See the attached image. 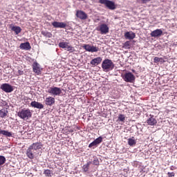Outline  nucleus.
<instances>
[{
	"mask_svg": "<svg viewBox=\"0 0 177 177\" xmlns=\"http://www.w3.org/2000/svg\"><path fill=\"white\" fill-rule=\"evenodd\" d=\"M102 68L105 73H109V71L114 69V63H113L111 59H104L102 64Z\"/></svg>",
	"mask_w": 177,
	"mask_h": 177,
	"instance_id": "obj_1",
	"label": "nucleus"
},
{
	"mask_svg": "<svg viewBox=\"0 0 177 177\" xmlns=\"http://www.w3.org/2000/svg\"><path fill=\"white\" fill-rule=\"evenodd\" d=\"M17 115L21 120H28V118H31L32 113L31 110L24 108L17 113Z\"/></svg>",
	"mask_w": 177,
	"mask_h": 177,
	"instance_id": "obj_2",
	"label": "nucleus"
},
{
	"mask_svg": "<svg viewBox=\"0 0 177 177\" xmlns=\"http://www.w3.org/2000/svg\"><path fill=\"white\" fill-rule=\"evenodd\" d=\"M51 96H60L62 95V88L56 86L50 87L46 91Z\"/></svg>",
	"mask_w": 177,
	"mask_h": 177,
	"instance_id": "obj_3",
	"label": "nucleus"
},
{
	"mask_svg": "<svg viewBox=\"0 0 177 177\" xmlns=\"http://www.w3.org/2000/svg\"><path fill=\"white\" fill-rule=\"evenodd\" d=\"M99 3L102 5L106 6L110 10H114L116 9L115 3L110 0H99Z\"/></svg>",
	"mask_w": 177,
	"mask_h": 177,
	"instance_id": "obj_4",
	"label": "nucleus"
},
{
	"mask_svg": "<svg viewBox=\"0 0 177 177\" xmlns=\"http://www.w3.org/2000/svg\"><path fill=\"white\" fill-rule=\"evenodd\" d=\"M122 79L124 81H125V82L133 83L135 82L136 77L132 73L129 72L122 75Z\"/></svg>",
	"mask_w": 177,
	"mask_h": 177,
	"instance_id": "obj_5",
	"label": "nucleus"
},
{
	"mask_svg": "<svg viewBox=\"0 0 177 177\" xmlns=\"http://www.w3.org/2000/svg\"><path fill=\"white\" fill-rule=\"evenodd\" d=\"M32 67L33 73L37 74V75H41V72L42 71V68H41V65L39 64H38V62H33Z\"/></svg>",
	"mask_w": 177,
	"mask_h": 177,
	"instance_id": "obj_6",
	"label": "nucleus"
},
{
	"mask_svg": "<svg viewBox=\"0 0 177 177\" xmlns=\"http://www.w3.org/2000/svg\"><path fill=\"white\" fill-rule=\"evenodd\" d=\"M82 48L85 49L86 52H91V53H93V52H99V47L91 46L90 44H84Z\"/></svg>",
	"mask_w": 177,
	"mask_h": 177,
	"instance_id": "obj_7",
	"label": "nucleus"
},
{
	"mask_svg": "<svg viewBox=\"0 0 177 177\" xmlns=\"http://www.w3.org/2000/svg\"><path fill=\"white\" fill-rule=\"evenodd\" d=\"M0 88L3 91V92H6V93H10L11 92H13V86L8 83L1 84Z\"/></svg>",
	"mask_w": 177,
	"mask_h": 177,
	"instance_id": "obj_8",
	"label": "nucleus"
},
{
	"mask_svg": "<svg viewBox=\"0 0 177 177\" xmlns=\"http://www.w3.org/2000/svg\"><path fill=\"white\" fill-rule=\"evenodd\" d=\"M35 154H37V151L33 149L32 147L30 145L26 150L27 157L30 160H33L34 157H35Z\"/></svg>",
	"mask_w": 177,
	"mask_h": 177,
	"instance_id": "obj_9",
	"label": "nucleus"
},
{
	"mask_svg": "<svg viewBox=\"0 0 177 177\" xmlns=\"http://www.w3.org/2000/svg\"><path fill=\"white\" fill-rule=\"evenodd\" d=\"M97 31H100V34H108L109 26L106 24H102L97 28Z\"/></svg>",
	"mask_w": 177,
	"mask_h": 177,
	"instance_id": "obj_10",
	"label": "nucleus"
},
{
	"mask_svg": "<svg viewBox=\"0 0 177 177\" xmlns=\"http://www.w3.org/2000/svg\"><path fill=\"white\" fill-rule=\"evenodd\" d=\"M76 17L80 20H86L88 19V15L82 10H77L76 12Z\"/></svg>",
	"mask_w": 177,
	"mask_h": 177,
	"instance_id": "obj_11",
	"label": "nucleus"
},
{
	"mask_svg": "<svg viewBox=\"0 0 177 177\" xmlns=\"http://www.w3.org/2000/svg\"><path fill=\"white\" fill-rule=\"evenodd\" d=\"M52 26H53L55 28H66V27H67V24L64 22L54 21L52 23Z\"/></svg>",
	"mask_w": 177,
	"mask_h": 177,
	"instance_id": "obj_12",
	"label": "nucleus"
},
{
	"mask_svg": "<svg viewBox=\"0 0 177 177\" xmlns=\"http://www.w3.org/2000/svg\"><path fill=\"white\" fill-rule=\"evenodd\" d=\"M147 124L151 127H153V125L157 124V120L153 115H150V118L147 120Z\"/></svg>",
	"mask_w": 177,
	"mask_h": 177,
	"instance_id": "obj_13",
	"label": "nucleus"
},
{
	"mask_svg": "<svg viewBox=\"0 0 177 177\" xmlns=\"http://www.w3.org/2000/svg\"><path fill=\"white\" fill-rule=\"evenodd\" d=\"M162 34V30L161 29H156L152 31L150 34L151 37L153 38H156L157 37H161Z\"/></svg>",
	"mask_w": 177,
	"mask_h": 177,
	"instance_id": "obj_14",
	"label": "nucleus"
},
{
	"mask_svg": "<svg viewBox=\"0 0 177 177\" xmlns=\"http://www.w3.org/2000/svg\"><path fill=\"white\" fill-rule=\"evenodd\" d=\"M55 97H48L46 98L44 103L46 106H53V104H55Z\"/></svg>",
	"mask_w": 177,
	"mask_h": 177,
	"instance_id": "obj_15",
	"label": "nucleus"
},
{
	"mask_svg": "<svg viewBox=\"0 0 177 177\" xmlns=\"http://www.w3.org/2000/svg\"><path fill=\"white\" fill-rule=\"evenodd\" d=\"M31 107H34L35 109H39V110L44 109V104H41V102H38L36 101H32L30 103Z\"/></svg>",
	"mask_w": 177,
	"mask_h": 177,
	"instance_id": "obj_16",
	"label": "nucleus"
},
{
	"mask_svg": "<svg viewBox=\"0 0 177 177\" xmlns=\"http://www.w3.org/2000/svg\"><path fill=\"white\" fill-rule=\"evenodd\" d=\"M19 48L24 50H30V49H31V45L30 44V42L27 41L26 43L21 44Z\"/></svg>",
	"mask_w": 177,
	"mask_h": 177,
	"instance_id": "obj_17",
	"label": "nucleus"
},
{
	"mask_svg": "<svg viewBox=\"0 0 177 177\" xmlns=\"http://www.w3.org/2000/svg\"><path fill=\"white\" fill-rule=\"evenodd\" d=\"M90 63L92 66H97V64H100V63H102V57H97L94 58L91 61Z\"/></svg>",
	"mask_w": 177,
	"mask_h": 177,
	"instance_id": "obj_18",
	"label": "nucleus"
},
{
	"mask_svg": "<svg viewBox=\"0 0 177 177\" xmlns=\"http://www.w3.org/2000/svg\"><path fill=\"white\" fill-rule=\"evenodd\" d=\"M136 37V35L133 32H127L124 34V38L126 39H133Z\"/></svg>",
	"mask_w": 177,
	"mask_h": 177,
	"instance_id": "obj_19",
	"label": "nucleus"
},
{
	"mask_svg": "<svg viewBox=\"0 0 177 177\" xmlns=\"http://www.w3.org/2000/svg\"><path fill=\"white\" fill-rule=\"evenodd\" d=\"M30 146L36 151L37 150H40V149H42V147H43L42 143H41V142H35V143L32 144Z\"/></svg>",
	"mask_w": 177,
	"mask_h": 177,
	"instance_id": "obj_20",
	"label": "nucleus"
},
{
	"mask_svg": "<svg viewBox=\"0 0 177 177\" xmlns=\"http://www.w3.org/2000/svg\"><path fill=\"white\" fill-rule=\"evenodd\" d=\"M0 135H3V136H6L7 138H12V132L8 131L6 130H2L0 129Z\"/></svg>",
	"mask_w": 177,
	"mask_h": 177,
	"instance_id": "obj_21",
	"label": "nucleus"
},
{
	"mask_svg": "<svg viewBox=\"0 0 177 177\" xmlns=\"http://www.w3.org/2000/svg\"><path fill=\"white\" fill-rule=\"evenodd\" d=\"M11 30L15 32L16 35H19L21 32V28L20 26H12Z\"/></svg>",
	"mask_w": 177,
	"mask_h": 177,
	"instance_id": "obj_22",
	"label": "nucleus"
},
{
	"mask_svg": "<svg viewBox=\"0 0 177 177\" xmlns=\"http://www.w3.org/2000/svg\"><path fill=\"white\" fill-rule=\"evenodd\" d=\"M9 111L5 109H2L0 110V117L1 118H5V117L8 116V113Z\"/></svg>",
	"mask_w": 177,
	"mask_h": 177,
	"instance_id": "obj_23",
	"label": "nucleus"
},
{
	"mask_svg": "<svg viewBox=\"0 0 177 177\" xmlns=\"http://www.w3.org/2000/svg\"><path fill=\"white\" fill-rule=\"evenodd\" d=\"M41 35H43L46 38H52L53 35L50 32H48L46 30H42Z\"/></svg>",
	"mask_w": 177,
	"mask_h": 177,
	"instance_id": "obj_24",
	"label": "nucleus"
},
{
	"mask_svg": "<svg viewBox=\"0 0 177 177\" xmlns=\"http://www.w3.org/2000/svg\"><path fill=\"white\" fill-rule=\"evenodd\" d=\"M91 164H92V162L89 161L86 165H83L82 169L84 172H88V171L89 170V167H91Z\"/></svg>",
	"mask_w": 177,
	"mask_h": 177,
	"instance_id": "obj_25",
	"label": "nucleus"
},
{
	"mask_svg": "<svg viewBox=\"0 0 177 177\" xmlns=\"http://www.w3.org/2000/svg\"><path fill=\"white\" fill-rule=\"evenodd\" d=\"M128 145L129 146L133 147L135 145H136V140L133 138H129L128 139Z\"/></svg>",
	"mask_w": 177,
	"mask_h": 177,
	"instance_id": "obj_26",
	"label": "nucleus"
},
{
	"mask_svg": "<svg viewBox=\"0 0 177 177\" xmlns=\"http://www.w3.org/2000/svg\"><path fill=\"white\" fill-rule=\"evenodd\" d=\"M118 121H119L120 122H125V115L119 114L118 117Z\"/></svg>",
	"mask_w": 177,
	"mask_h": 177,
	"instance_id": "obj_27",
	"label": "nucleus"
},
{
	"mask_svg": "<svg viewBox=\"0 0 177 177\" xmlns=\"http://www.w3.org/2000/svg\"><path fill=\"white\" fill-rule=\"evenodd\" d=\"M103 142V138L102 136L98 137L94 140V143L97 146V145H100Z\"/></svg>",
	"mask_w": 177,
	"mask_h": 177,
	"instance_id": "obj_28",
	"label": "nucleus"
},
{
	"mask_svg": "<svg viewBox=\"0 0 177 177\" xmlns=\"http://www.w3.org/2000/svg\"><path fill=\"white\" fill-rule=\"evenodd\" d=\"M122 48H124V49H131V41H127L126 42H124Z\"/></svg>",
	"mask_w": 177,
	"mask_h": 177,
	"instance_id": "obj_29",
	"label": "nucleus"
},
{
	"mask_svg": "<svg viewBox=\"0 0 177 177\" xmlns=\"http://www.w3.org/2000/svg\"><path fill=\"white\" fill-rule=\"evenodd\" d=\"M68 45V43L64 42V41L59 43V46L62 49H66Z\"/></svg>",
	"mask_w": 177,
	"mask_h": 177,
	"instance_id": "obj_30",
	"label": "nucleus"
},
{
	"mask_svg": "<svg viewBox=\"0 0 177 177\" xmlns=\"http://www.w3.org/2000/svg\"><path fill=\"white\" fill-rule=\"evenodd\" d=\"M6 162V158L3 156H0V165H3Z\"/></svg>",
	"mask_w": 177,
	"mask_h": 177,
	"instance_id": "obj_31",
	"label": "nucleus"
},
{
	"mask_svg": "<svg viewBox=\"0 0 177 177\" xmlns=\"http://www.w3.org/2000/svg\"><path fill=\"white\" fill-rule=\"evenodd\" d=\"M0 106L1 107H8V102L3 100H0Z\"/></svg>",
	"mask_w": 177,
	"mask_h": 177,
	"instance_id": "obj_32",
	"label": "nucleus"
},
{
	"mask_svg": "<svg viewBox=\"0 0 177 177\" xmlns=\"http://www.w3.org/2000/svg\"><path fill=\"white\" fill-rule=\"evenodd\" d=\"M51 171H50V169H46V170H44V174L46 176H52V175H51Z\"/></svg>",
	"mask_w": 177,
	"mask_h": 177,
	"instance_id": "obj_33",
	"label": "nucleus"
},
{
	"mask_svg": "<svg viewBox=\"0 0 177 177\" xmlns=\"http://www.w3.org/2000/svg\"><path fill=\"white\" fill-rule=\"evenodd\" d=\"M66 50H68V52H74V47L71 46H68V44L66 46V48H65Z\"/></svg>",
	"mask_w": 177,
	"mask_h": 177,
	"instance_id": "obj_34",
	"label": "nucleus"
},
{
	"mask_svg": "<svg viewBox=\"0 0 177 177\" xmlns=\"http://www.w3.org/2000/svg\"><path fill=\"white\" fill-rule=\"evenodd\" d=\"M161 60H162V58H160L158 57H155L153 59V62L158 63V62H161Z\"/></svg>",
	"mask_w": 177,
	"mask_h": 177,
	"instance_id": "obj_35",
	"label": "nucleus"
},
{
	"mask_svg": "<svg viewBox=\"0 0 177 177\" xmlns=\"http://www.w3.org/2000/svg\"><path fill=\"white\" fill-rule=\"evenodd\" d=\"M95 146H97L94 141H93L91 143L88 145V147L91 149V147H93Z\"/></svg>",
	"mask_w": 177,
	"mask_h": 177,
	"instance_id": "obj_36",
	"label": "nucleus"
},
{
	"mask_svg": "<svg viewBox=\"0 0 177 177\" xmlns=\"http://www.w3.org/2000/svg\"><path fill=\"white\" fill-rule=\"evenodd\" d=\"M95 146H97L94 141H93L91 143L88 145V147L91 149V147H93Z\"/></svg>",
	"mask_w": 177,
	"mask_h": 177,
	"instance_id": "obj_37",
	"label": "nucleus"
},
{
	"mask_svg": "<svg viewBox=\"0 0 177 177\" xmlns=\"http://www.w3.org/2000/svg\"><path fill=\"white\" fill-rule=\"evenodd\" d=\"M93 164L94 165H99V160L97 159H94L93 161Z\"/></svg>",
	"mask_w": 177,
	"mask_h": 177,
	"instance_id": "obj_38",
	"label": "nucleus"
},
{
	"mask_svg": "<svg viewBox=\"0 0 177 177\" xmlns=\"http://www.w3.org/2000/svg\"><path fill=\"white\" fill-rule=\"evenodd\" d=\"M167 175H168V177H173V176H175V173L174 172H168Z\"/></svg>",
	"mask_w": 177,
	"mask_h": 177,
	"instance_id": "obj_39",
	"label": "nucleus"
},
{
	"mask_svg": "<svg viewBox=\"0 0 177 177\" xmlns=\"http://www.w3.org/2000/svg\"><path fill=\"white\" fill-rule=\"evenodd\" d=\"M23 74H24V71L19 70L17 76L19 77V75H23Z\"/></svg>",
	"mask_w": 177,
	"mask_h": 177,
	"instance_id": "obj_40",
	"label": "nucleus"
},
{
	"mask_svg": "<svg viewBox=\"0 0 177 177\" xmlns=\"http://www.w3.org/2000/svg\"><path fill=\"white\" fill-rule=\"evenodd\" d=\"M142 3H147V2H150L151 0H141Z\"/></svg>",
	"mask_w": 177,
	"mask_h": 177,
	"instance_id": "obj_41",
	"label": "nucleus"
},
{
	"mask_svg": "<svg viewBox=\"0 0 177 177\" xmlns=\"http://www.w3.org/2000/svg\"><path fill=\"white\" fill-rule=\"evenodd\" d=\"M170 169H171V171H174V169H176V167H174V166H171Z\"/></svg>",
	"mask_w": 177,
	"mask_h": 177,
	"instance_id": "obj_42",
	"label": "nucleus"
},
{
	"mask_svg": "<svg viewBox=\"0 0 177 177\" xmlns=\"http://www.w3.org/2000/svg\"><path fill=\"white\" fill-rule=\"evenodd\" d=\"M68 131L69 132H73L74 131L73 129H69Z\"/></svg>",
	"mask_w": 177,
	"mask_h": 177,
	"instance_id": "obj_43",
	"label": "nucleus"
}]
</instances>
